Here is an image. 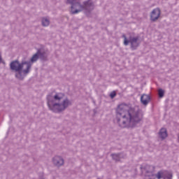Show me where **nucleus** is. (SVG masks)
I'll list each match as a JSON object with an SVG mask.
<instances>
[{"label":"nucleus","instance_id":"f257e3e1","mask_svg":"<svg viewBox=\"0 0 179 179\" xmlns=\"http://www.w3.org/2000/svg\"><path fill=\"white\" fill-rule=\"evenodd\" d=\"M142 113L136 108H129L127 104L118 106L115 122L120 128H134L142 121Z\"/></svg>","mask_w":179,"mask_h":179},{"label":"nucleus","instance_id":"f03ea898","mask_svg":"<svg viewBox=\"0 0 179 179\" xmlns=\"http://www.w3.org/2000/svg\"><path fill=\"white\" fill-rule=\"evenodd\" d=\"M48 107L53 113H61L68 108L72 102L62 93L53 92L47 96Z\"/></svg>","mask_w":179,"mask_h":179},{"label":"nucleus","instance_id":"7ed1b4c3","mask_svg":"<svg viewBox=\"0 0 179 179\" xmlns=\"http://www.w3.org/2000/svg\"><path fill=\"white\" fill-rule=\"evenodd\" d=\"M10 68L12 71H15V78L19 80H23L27 73L30 72L31 69V63L24 62L20 63L19 61L12 62L10 64Z\"/></svg>","mask_w":179,"mask_h":179},{"label":"nucleus","instance_id":"20e7f679","mask_svg":"<svg viewBox=\"0 0 179 179\" xmlns=\"http://www.w3.org/2000/svg\"><path fill=\"white\" fill-rule=\"evenodd\" d=\"M94 8V5L92 0H88L84 2V6H82L80 3L76 2L75 4H73L71 7V12L73 15H76V13H79V12H82V10H87V12H90V10H93Z\"/></svg>","mask_w":179,"mask_h":179},{"label":"nucleus","instance_id":"39448f33","mask_svg":"<svg viewBox=\"0 0 179 179\" xmlns=\"http://www.w3.org/2000/svg\"><path fill=\"white\" fill-rule=\"evenodd\" d=\"M122 38H124V44L125 45H128L130 43L131 47L133 50H136V48L139 46L138 37H130L129 40H128L125 35H122Z\"/></svg>","mask_w":179,"mask_h":179},{"label":"nucleus","instance_id":"423d86ee","mask_svg":"<svg viewBox=\"0 0 179 179\" xmlns=\"http://www.w3.org/2000/svg\"><path fill=\"white\" fill-rule=\"evenodd\" d=\"M162 15V11L160 8H155L150 13V20L151 22H156L159 20L160 15Z\"/></svg>","mask_w":179,"mask_h":179},{"label":"nucleus","instance_id":"0eeeda50","mask_svg":"<svg viewBox=\"0 0 179 179\" xmlns=\"http://www.w3.org/2000/svg\"><path fill=\"white\" fill-rule=\"evenodd\" d=\"M38 58H41V59H45V58H44V54L41 52V50H38L37 52L32 56L30 62H30L31 65H33V63L36 62Z\"/></svg>","mask_w":179,"mask_h":179},{"label":"nucleus","instance_id":"6e6552de","mask_svg":"<svg viewBox=\"0 0 179 179\" xmlns=\"http://www.w3.org/2000/svg\"><path fill=\"white\" fill-rule=\"evenodd\" d=\"M52 162L55 166L59 167L64 164V159L59 156H56L53 158Z\"/></svg>","mask_w":179,"mask_h":179},{"label":"nucleus","instance_id":"1a4fd4ad","mask_svg":"<svg viewBox=\"0 0 179 179\" xmlns=\"http://www.w3.org/2000/svg\"><path fill=\"white\" fill-rule=\"evenodd\" d=\"M141 101L144 106H147L150 101V96L148 94H143L141 97Z\"/></svg>","mask_w":179,"mask_h":179},{"label":"nucleus","instance_id":"9d476101","mask_svg":"<svg viewBox=\"0 0 179 179\" xmlns=\"http://www.w3.org/2000/svg\"><path fill=\"white\" fill-rule=\"evenodd\" d=\"M159 135L162 139H165V138H167V130L164 128L161 129Z\"/></svg>","mask_w":179,"mask_h":179},{"label":"nucleus","instance_id":"9b49d317","mask_svg":"<svg viewBox=\"0 0 179 179\" xmlns=\"http://www.w3.org/2000/svg\"><path fill=\"white\" fill-rule=\"evenodd\" d=\"M122 157V154H112V158L113 159V160H115L116 162H120Z\"/></svg>","mask_w":179,"mask_h":179},{"label":"nucleus","instance_id":"f8f14e48","mask_svg":"<svg viewBox=\"0 0 179 179\" xmlns=\"http://www.w3.org/2000/svg\"><path fill=\"white\" fill-rule=\"evenodd\" d=\"M141 169H143V171H146V173H150V170H152L153 167L150 165H145V166H141Z\"/></svg>","mask_w":179,"mask_h":179},{"label":"nucleus","instance_id":"ddd939ff","mask_svg":"<svg viewBox=\"0 0 179 179\" xmlns=\"http://www.w3.org/2000/svg\"><path fill=\"white\" fill-rule=\"evenodd\" d=\"M42 25L44 26L45 27H47V26L50 25V20L48 18H43L42 19Z\"/></svg>","mask_w":179,"mask_h":179},{"label":"nucleus","instance_id":"4468645a","mask_svg":"<svg viewBox=\"0 0 179 179\" xmlns=\"http://www.w3.org/2000/svg\"><path fill=\"white\" fill-rule=\"evenodd\" d=\"M164 178L173 179V173L171 172H164Z\"/></svg>","mask_w":179,"mask_h":179},{"label":"nucleus","instance_id":"2eb2a0df","mask_svg":"<svg viewBox=\"0 0 179 179\" xmlns=\"http://www.w3.org/2000/svg\"><path fill=\"white\" fill-rule=\"evenodd\" d=\"M155 177H157V179H162V177L164 178V171H159L155 175Z\"/></svg>","mask_w":179,"mask_h":179},{"label":"nucleus","instance_id":"dca6fc26","mask_svg":"<svg viewBox=\"0 0 179 179\" xmlns=\"http://www.w3.org/2000/svg\"><path fill=\"white\" fill-rule=\"evenodd\" d=\"M77 2H78V0H67V3H70L71 6L75 5V3H76Z\"/></svg>","mask_w":179,"mask_h":179},{"label":"nucleus","instance_id":"f3484780","mask_svg":"<svg viewBox=\"0 0 179 179\" xmlns=\"http://www.w3.org/2000/svg\"><path fill=\"white\" fill-rule=\"evenodd\" d=\"M158 94L159 97H163L164 96V91H163L162 89H159L158 90Z\"/></svg>","mask_w":179,"mask_h":179},{"label":"nucleus","instance_id":"a211bd4d","mask_svg":"<svg viewBox=\"0 0 179 179\" xmlns=\"http://www.w3.org/2000/svg\"><path fill=\"white\" fill-rule=\"evenodd\" d=\"M116 94H117L115 93V92H113L110 93V96L111 99H114V97H115Z\"/></svg>","mask_w":179,"mask_h":179},{"label":"nucleus","instance_id":"6ab92c4d","mask_svg":"<svg viewBox=\"0 0 179 179\" xmlns=\"http://www.w3.org/2000/svg\"><path fill=\"white\" fill-rule=\"evenodd\" d=\"M1 59H2V58L1 57V55H0V62H1Z\"/></svg>","mask_w":179,"mask_h":179},{"label":"nucleus","instance_id":"aec40b11","mask_svg":"<svg viewBox=\"0 0 179 179\" xmlns=\"http://www.w3.org/2000/svg\"><path fill=\"white\" fill-rule=\"evenodd\" d=\"M41 179H43V178H41Z\"/></svg>","mask_w":179,"mask_h":179}]
</instances>
